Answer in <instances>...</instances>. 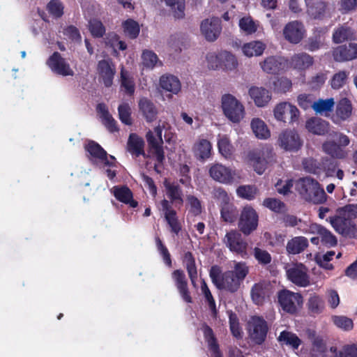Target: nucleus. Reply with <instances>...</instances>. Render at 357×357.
Wrapping results in <instances>:
<instances>
[{"label": "nucleus", "instance_id": "nucleus-1", "mask_svg": "<svg viewBox=\"0 0 357 357\" xmlns=\"http://www.w3.org/2000/svg\"><path fill=\"white\" fill-rule=\"evenodd\" d=\"M249 273V267L244 261L235 262L234 270L221 273L218 266H213L209 276L213 284L220 290L229 293L236 292Z\"/></svg>", "mask_w": 357, "mask_h": 357}, {"label": "nucleus", "instance_id": "nucleus-2", "mask_svg": "<svg viewBox=\"0 0 357 357\" xmlns=\"http://www.w3.org/2000/svg\"><path fill=\"white\" fill-rule=\"evenodd\" d=\"M165 188L169 201L164 199L160 202V205L171 232L178 235L182 229V225L178 218L176 211L172 205L174 204L175 206L183 205V191L181 187L175 183L165 184Z\"/></svg>", "mask_w": 357, "mask_h": 357}, {"label": "nucleus", "instance_id": "nucleus-3", "mask_svg": "<svg viewBox=\"0 0 357 357\" xmlns=\"http://www.w3.org/2000/svg\"><path fill=\"white\" fill-rule=\"evenodd\" d=\"M339 215L329 218V222L336 232L346 238L357 237V226L350 218L342 217L348 215L350 218H357V204H349L337 208Z\"/></svg>", "mask_w": 357, "mask_h": 357}, {"label": "nucleus", "instance_id": "nucleus-4", "mask_svg": "<svg viewBox=\"0 0 357 357\" xmlns=\"http://www.w3.org/2000/svg\"><path fill=\"white\" fill-rule=\"evenodd\" d=\"M296 190L308 203L322 204L327 201V195L321 184L310 176L300 178L296 182Z\"/></svg>", "mask_w": 357, "mask_h": 357}, {"label": "nucleus", "instance_id": "nucleus-5", "mask_svg": "<svg viewBox=\"0 0 357 357\" xmlns=\"http://www.w3.org/2000/svg\"><path fill=\"white\" fill-rule=\"evenodd\" d=\"M331 135L335 137L337 142L333 140L325 141L321 146L323 152L335 159L346 158L348 153L344 148L350 144L349 137L340 132H334Z\"/></svg>", "mask_w": 357, "mask_h": 357}, {"label": "nucleus", "instance_id": "nucleus-6", "mask_svg": "<svg viewBox=\"0 0 357 357\" xmlns=\"http://www.w3.org/2000/svg\"><path fill=\"white\" fill-rule=\"evenodd\" d=\"M222 108L225 116L233 123H238L245 114L244 107L231 94H225L221 99Z\"/></svg>", "mask_w": 357, "mask_h": 357}, {"label": "nucleus", "instance_id": "nucleus-7", "mask_svg": "<svg viewBox=\"0 0 357 357\" xmlns=\"http://www.w3.org/2000/svg\"><path fill=\"white\" fill-rule=\"evenodd\" d=\"M278 303L287 313L295 314L303 304V297L300 293H295L288 289H282L278 293Z\"/></svg>", "mask_w": 357, "mask_h": 357}, {"label": "nucleus", "instance_id": "nucleus-8", "mask_svg": "<svg viewBox=\"0 0 357 357\" xmlns=\"http://www.w3.org/2000/svg\"><path fill=\"white\" fill-rule=\"evenodd\" d=\"M259 216L257 211L251 206H245L241 211L239 220V230L245 235L248 236L258 226Z\"/></svg>", "mask_w": 357, "mask_h": 357}, {"label": "nucleus", "instance_id": "nucleus-9", "mask_svg": "<svg viewBox=\"0 0 357 357\" xmlns=\"http://www.w3.org/2000/svg\"><path fill=\"white\" fill-rule=\"evenodd\" d=\"M225 243L231 252L241 256L242 258L248 257V243L238 231L232 230L227 232L225 237Z\"/></svg>", "mask_w": 357, "mask_h": 357}, {"label": "nucleus", "instance_id": "nucleus-10", "mask_svg": "<svg viewBox=\"0 0 357 357\" xmlns=\"http://www.w3.org/2000/svg\"><path fill=\"white\" fill-rule=\"evenodd\" d=\"M249 333L252 340L257 344L264 343L268 331L266 321L261 317L254 316L249 323Z\"/></svg>", "mask_w": 357, "mask_h": 357}, {"label": "nucleus", "instance_id": "nucleus-11", "mask_svg": "<svg viewBox=\"0 0 357 357\" xmlns=\"http://www.w3.org/2000/svg\"><path fill=\"white\" fill-rule=\"evenodd\" d=\"M307 271V267L301 263H296L292 266L286 268L288 280L301 287H306L310 284Z\"/></svg>", "mask_w": 357, "mask_h": 357}, {"label": "nucleus", "instance_id": "nucleus-12", "mask_svg": "<svg viewBox=\"0 0 357 357\" xmlns=\"http://www.w3.org/2000/svg\"><path fill=\"white\" fill-rule=\"evenodd\" d=\"M274 116L278 121L293 123L298 121L300 112L298 108L287 102L278 104L273 110Z\"/></svg>", "mask_w": 357, "mask_h": 357}, {"label": "nucleus", "instance_id": "nucleus-13", "mask_svg": "<svg viewBox=\"0 0 357 357\" xmlns=\"http://www.w3.org/2000/svg\"><path fill=\"white\" fill-rule=\"evenodd\" d=\"M278 142L281 148L289 151H297L303 146V141L295 130L287 129L282 132Z\"/></svg>", "mask_w": 357, "mask_h": 357}, {"label": "nucleus", "instance_id": "nucleus-14", "mask_svg": "<svg viewBox=\"0 0 357 357\" xmlns=\"http://www.w3.org/2000/svg\"><path fill=\"white\" fill-rule=\"evenodd\" d=\"M146 139L148 143L150 152L155 156L158 164H155L154 169L157 172L158 165H162L165 160V151L163 149V140L160 142L158 137H155L152 130H149L146 134Z\"/></svg>", "mask_w": 357, "mask_h": 357}, {"label": "nucleus", "instance_id": "nucleus-15", "mask_svg": "<svg viewBox=\"0 0 357 357\" xmlns=\"http://www.w3.org/2000/svg\"><path fill=\"white\" fill-rule=\"evenodd\" d=\"M47 65L52 72L62 76H73V70L70 64L58 52H54L47 59Z\"/></svg>", "mask_w": 357, "mask_h": 357}, {"label": "nucleus", "instance_id": "nucleus-16", "mask_svg": "<svg viewBox=\"0 0 357 357\" xmlns=\"http://www.w3.org/2000/svg\"><path fill=\"white\" fill-rule=\"evenodd\" d=\"M97 72L100 79L105 87L109 88L112 86L116 74V67L111 59L99 61L97 65Z\"/></svg>", "mask_w": 357, "mask_h": 357}, {"label": "nucleus", "instance_id": "nucleus-17", "mask_svg": "<svg viewBox=\"0 0 357 357\" xmlns=\"http://www.w3.org/2000/svg\"><path fill=\"white\" fill-rule=\"evenodd\" d=\"M333 57L337 62L349 61L357 59V43H349L335 47Z\"/></svg>", "mask_w": 357, "mask_h": 357}, {"label": "nucleus", "instance_id": "nucleus-18", "mask_svg": "<svg viewBox=\"0 0 357 357\" xmlns=\"http://www.w3.org/2000/svg\"><path fill=\"white\" fill-rule=\"evenodd\" d=\"M305 32L304 25L297 20L287 23L283 29L284 38L294 44H298L302 40Z\"/></svg>", "mask_w": 357, "mask_h": 357}, {"label": "nucleus", "instance_id": "nucleus-19", "mask_svg": "<svg viewBox=\"0 0 357 357\" xmlns=\"http://www.w3.org/2000/svg\"><path fill=\"white\" fill-rule=\"evenodd\" d=\"M211 178L220 183L231 184L236 181V173L220 164H215L209 169Z\"/></svg>", "mask_w": 357, "mask_h": 357}, {"label": "nucleus", "instance_id": "nucleus-20", "mask_svg": "<svg viewBox=\"0 0 357 357\" xmlns=\"http://www.w3.org/2000/svg\"><path fill=\"white\" fill-rule=\"evenodd\" d=\"M172 277L182 299L187 303H192V298L188 289V280L184 271L176 269L172 272Z\"/></svg>", "mask_w": 357, "mask_h": 357}, {"label": "nucleus", "instance_id": "nucleus-21", "mask_svg": "<svg viewBox=\"0 0 357 357\" xmlns=\"http://www.w3.org/2000/svg\"><path fill=\"white\" fill-rule=\"evenodd\" d=\"M271 293L270 284L264 281L254 284L250 290L252 301L257 305H263Z\"/></svg>", "mask_w": 357, "mask_h": 357}, {"label": "nucleus", "instance_id": "nucleus-22", "mask_svg": "<svg viewBox=\"0 0 357 357\" xmlns=\"http://www.w3.org/2000/svg\"><path fill=\"white\" fill-rule=\"evenodd\" d=\"M200 29L206 40L213 42L221 32L220 21L218 18L206 19L202 22Z\"/></svg>", "mask_w": 357, "mask_h": 357}, {"label": "nucleus", "instance_id": "nucleus-23", "mask_svg": "<svg viewBox=\"0 0 357 357\" xmlns=\"http://www.w3.org/2000/svg\"><path fill=\"white\" fill-rule=\"evenodd\" d=\"M85 151L89 154L90 160H98L105 165H112V163L108 160L107 151L96 142L89 140L84 146Z\"/></svg>", "mask_w": 357, "mask_h": 357}, {"label": "nucleus", "instance_id": "nucleus-24", "mask_svg": "<svg viewBox=\"0 0 357 357\" xmlns=\"http://www.w3.org/2000/svg\"><path fill=\"white\" fill-rule=\"evenodd\" d=\"M139 112L148 123H152L157 119L158 108L154 102L146 97L141 98L138 101Z\"/></svg>", "mask_w": 357, "mask_h": 357}, {"label": "nucleus", "instance_id": "nucleus-25", "mask_svg": "<svg viewBox=\"0 0 357 357\" xmlns=\"http://www.w3.org/2000/svg\"><path fill=\"white\" fill-rule=\"evenodd\" d=\"M287 66V60L280 56H269L261 63L264 71L269 74H278Z\"/></svg>", "mask_w": 357, "mask_h": 357}, {"label": "nucleus", "instance_id": "nucleus-26", "mask_svg": "<svg viewBox=\"0 0 357 357\" xmlns=\"http://www.w3.org/2000/svg\"><path fill=\"white\" fill-rule=\"evenodd\" d=\"M192 153L195 158L199 161H205L211 155V143L206 139L197 140L192 146Z\"/></svg>", "mask_w": 357, "mask_h": 357}, {"label": "nucleus", "instance_id": "nucleus-27", "mask_svg": "<svg viewBox=\"0 0 357 357\" xmlns=\"http://www.w3.org/2000/svg\"><path fill=\"white\" fill-rule=\"evenodd\" d=\"M113 195L118 201L128 204L131 208L138 206V202L133 199L132 192L127 185L114 186Z\"/></svg>", "mask_w": 357, "mask_h": 357}, {"label": "nucleus", "instance_id": "nucleus-28", "mask_svg": "<svg viewBox=\"0 0 357 357\" xmlns=\"http://www.w3.org/2000/svg\"><path fill=\"white\" fill-rule=\"evenodd\" d=\"M313 63V57L305 52L294 54L289 61V65L291 68L300 71L305 70L312 66Z\"/></svg>", "mask_w": 357, "mask_h": 357}, {"label": "nucleus", "instance_id": "nucleus-29", "mask_svg": "<svg viewBox=\"0 0 357 357\" xmlns=\"http://www.w3.org/2000/svg\"><path fill=\"white\" fill-rule=\"evenodd\" d=\"M307 12L313 19L321 20L324 17L327 3L323 0H305Z\"/></svg>", "mask_w": 357, "mask_h": 357}, {"label": "nucleus", "instance_id": "nucleus-30", "mask_svg": "<svg viewBox=\"0 0 357 357\" xmlns=\"http://www.w3.org/2000/svg\"><path fill=\"white\" fill-rule=\"evenodd\" d=\"M127 150L136 158L145 156L144 139L136 133H130L127 142Z\"/></svg>", "mask_w": 357, "mask_h": 357}, {"label": "nucleus", "instance_id": "nucleus-31", "mask_svg": "<svg viewBox=\"0 0 357 357\" xmlns=\"http://www.w3.org/2000/svg\"><path fill=\"white\" fill-rule=\"evenodd\" d=\"M203 333L204 340L208 344V349L212 352V356L223 357L213 331L206 324H204L203 326Z\"/></svg>", "mask_w": 357, "mask_h": 357}, {"label": "nucleus", "instance_id": "nucleus-32", "mask_svg": "<svg viewBox=\"0 0 357 357\" xmlns=\"http://www.w3.org/2000/svg\"><path fill=\"white\" fill-rule=\"evenodd\" d=\"M305 128L312 134L324 135L328 132L329 123L320 118L312 117L306 121Z\"/></svg>", "mask_w": 357, "mask_h": 357}, {"label": "nucleus", "instance_id": "nucleus-33", "mask_svg": "<svg viewBox=\"0 0 357 357\" xmlns=\"http://www.w3.org/2000/svg\"><path fill=\"white\" fill-rule=\"evenodd\" d=\"M249 95L257 107L265 106L271 98L270 92L263 87H251L249 89Z\"/></svg>", "mask_w": 357, "mask_h": 357}, {"label": "nucleus", "instance_id": "nucleus-34", "mask_svg": "<svg viewBox=\"0 0 357 357\" xmlns=\"http://www.w3.org/2000/svg\"><path fill=\"white\" fill-rule=\"evenodd\" d=\"M354 39L355 31L347 24L338 26L334 30L333 33V40L336 44L342 43L345 40H352Z\"/></svg>", "mask_w": 357, "mask_h": 357}, {"label": "nucleus", "instance_id": "nucleus-35", "mask_svg": "<svg viewBox=\"0 0 357 357\" xmlns=\"http://www.w3.org/2000/svg\"><path fill=\"white\" fill-rule=\"evenodd\" d=\"M160 86L167 91L177 94L181 89L178 78L172 75H164L160 78Z\"/></svg>", "mask_w": 357, "mask_h": 357}, {"label": "nucleus", "instance_id": "nucleus-36", "mask_svg": "<svg viewBox=\"0 0 357 357\" xmlns=\"http://www.w3.org/2000/svg\"><path fill=\"white\" fill-rule=\"evenodd\" d=\"M248 158L255 171L258 174H262L266 169L267 161L264 158V151L253 150L248 153Z\"/></svg>", "mask_w": 357, "mask_h": 357}, {"label": "nucleus", "instance_id": "nucleus-37", "mask_svg": "<svg viewBox=\"0 0 357 357\" xmlns=\"http://www.w3.org/2000/svg\"><path fill=\"white\" fill-rule=\"evenodd\" d=\"M238 215V210L233 203L229 202L221 203L220 216L222 221L233 223L237 220Z\"/></svg>", "mask_w": 357, "mask_h": 357}, {"label": "nucleus", "instance_id": "nucleus-38", "mask_svg": "<svg viewBox=\"0 0 357 357\" xmlns=\"http://www.w3.org/2000/svg\"><path fill=\"white\" fill-rule=\"evenodd\" d=\"M308 245V240L305 236H295L287 242L286 250L289 254L297 255L303 252Z\"/></svg>", "mask_w": 357, "mask_h": 357}, {"label": "nucleus", "instance_id": "nucleus-39", "mask_svg": "<svg viewBox=\"0 0 357 357\" xmlns=\"http://www.w3.org/2000/svg\"><path fill=\"white\" fill-rule=\"evenodd\" d=\"M307 307L309 313L312 316H317L321 314L325 309V301L324 298L316 294H311L307 302Z\"/></svg>", "mask_w": 357, "mask_h": 357}, {"label": "nucleus", "instance_id": "nucleus-40", "mask_svg": "<svg viewBox=\"0 0 357 357\" xmlns=\"http://www.w3.org/2000/svg\"><path fill=\"white\" fill-rule=\"evenodd\" d=\"M303 168L305 172L315 175H320L325 171L323 162L312 157L305 158L302 160Z\"/></svg>", "mask_w": 357, "mask_h": 357}, {"label": "nucleus", "instance_id": "nucleus-41", "mask_svg": "<svg viewBox=\"0 0 357 357\" xmlns=\"http://www.w3.org/2000/svg\"><path fill=\"white\" fill-rule=\"evenodd\" d=\"M183 262L185 264L191 282L195 284V280L197 278V270L195 264V259L191 252L188 251L185 252L183 258Z\"/></svg>", "mask_w": 357, "mask_h": 357}, {"label": "nucleus", "instance_id": "nucleus-42", "mask_svg": "<svg viewBox=\"0 0 357 357\" xmlns=\"http://www.w3.org/2000/svg\"><path fill=\"white\" fill-rule=\"evenodd\" d=\"M316 232L319 235L321 241L324 245L328 248L334 247L337 244V240L331 231L322 225H317Z\"/></svg>", "mask_w": 357, "mask_h": 357}, {"label": "nucleus", "instance_id": "nucleus-43", "mask_svg": "<svg viewBox=\"0 0 357 357\" xmlns=\"http://www.w3.org/2000/svg\"><path fill=\"white\" fill-rule=\"evenodd\" d=\"M352 113V105L348 98H342L337 104L335 114L342 121L348 119Z\"/></svg>", "mask_w": 357, "mask_h": 357}, {"label": "nucleus", "instance_id": "nucleus-44", "mask_svg": "<svg viewBox=\"0 0 357 357\" xmlns=\"http://www.w3.org/2000/svg\"><path fill=\"white\" fill-rule=\"evenodd\" d=\"M278 341L281 344L289 345L294 349H297L301 344V340L296 334L288 331H282L278 337Z\"/></svg>", "mask_w": 357, "mask_h": 357}, {"label": "nucleus", "instance_id": "nucleus-45", "mask_svg": "<svg viewBox=\"0 0 357 357\" xmlns=\"http://www.w3.org/2000/svg\"><path fill=\"white\" fill-rule=\"evenodd\" d=\"M251 128L255 136L259 139H266L271 136V132L267 126L260 119L256 118L252 120Z\"/></svg>", "mask_w": 357, "mask_h": 357}, {"label": "nucleus", "instance_id": "nucleus-46", "mask_svg": "<svg viewBox=\"0 0 357 357\" xmlns=\"http://www.w3.org/2000/svg\"><path fill=\"white\" fill-rule=\"evenodd\" d=\"M201 291L211 312L212 317L216 318L218 311L216 307L215 301L204 280H202L201 282Z\"/></svg>", "mask_w": 357, "mask_h": 357}, {"label": "nucleus", "instance_id": "nucleus-47", "mask_svg": "<svg viewBox=\"0 0 357 357\" xmlns=\"http://www.w3.org/2000/svg\"><path fill=\"white\" fill-rule=\"evenodd\" d=\"M122 27L125 36L128 38L133 40L138 37L140 27L137 21L132 19H128L123 22Z\"/></svg>", "mask_w": 357, "mask_h": 357}, {"label": "nucleus", "instance_id": "nucleus-48", "mask_svg": "<svg viewBox=\"0 0 357 357\" xmlns=\"http://www.w3.org/2000/svg\"><path fill=\"white\" fill-rule=\"evenodd\" d=\"M121 86L125 89L126 93L132 96L135 93V84L134 79L130 76V73L124 69L123 67L121 69Z\"/></svg>", "mask_w": 357, "mask_h": 357}, {"label": "nucleus", "instance_id": "nucleus-49", "mask_svg": "<svg viewBox=\"0 0 357 357\" xmlns=\"http://www.w3.org/2000/svg\"><path fill=\"white\" fill-rule=\"evenodd\" d=\"M335 102L333 98L319 99L314 101L311 107L317 114H322L324 113L332 112L334 107Z\"/></svg>", "mask_w": 357, "mask_h": 357}, {"label": "nucleus", "instance_id": "nucleus-50", "mask_svg": "<svg viewBox=\"0 0 357 357\" xmlns=\"http://www.w3.org/2000/svg\"><path fill=\"white\" fill-rule=\"evenodd\" d=\"M264 50V45L259 41L250 42L243 46V52L244 54L249 57L259 56L263 54Z\"/></svg>", "mask_w": 357, "mask_h": 357}, {"label": "nucleus", "instance_id": "nucleus-51", "mask_svg": "<svg viewBox=\"0 0 357 357\" xmlns=\"http://www.w3.org/2000/svg\"><path fill=\"white\" fill-rule=\"evenodd\" d=\"M263 205L275 213H284L287 211L286 204L277 198H266Z\"/></svg>", "mask_w": 357, "mask_h": 357}, {"label": "nucleus", "instance_id": "nucleus-52", "mask_svg": "<svg viewBox=\"0 0 357 357\" xmlns=\"http://www.w3.org/2000/svg\"><path fill=\"white\" fill-rule=\"evenodd\" d=\"M221 69L226 71H231L238 66V61L234 55L227 51H222L221 55Z\"/></svg>", "mask_w": 357, "mask_h": 357}, {"label": "nucleus", "instance_id": "nucleus-53", "mask_svg": "<svg viewBox=\"0 0 357 357\" xmlns=\"http://www.w3.org/2000/svg\"><path fill=\"white\" fill-rule=\"evenodd\" d=\"M333 324L344 331H350L354 328V321L344 315H333L331 317Z\"/></svg>", "mask_w": 357, "mask_h": 357}, {"label": "nucleus", "instance_id": "nucleus-54", "mask_svg": "<svg viewBox=\"0 0 357 357\" xmlns=\"http://www.w3.org/2000/svg\"><path fill=\"white\" fill-rule=\"evenodd\" d=\"M174 13L175 18L181 19L185 16V0H164Z\"/></svg>", "mask_w": 357, "mask_h": 357}, {"label": "nucleus", "instance_id": "nucleus-55", "mask_svg": "<svg viewBox=\"0 0 357 357\" xmlns=\"http://www.w3.org/2000/svg\"><path fill=\"white\" fill-rule=\"evenodd\" d=\"M227 313L229 315V329L231 334L236 338H241L242 331L236 314L231 310L227 311Z\"/></svg>", "mask_w": 357, "mask_h": 357}, {"label": "nucleus", "instance_id": "nucleus-56", "mask_svg": "<svg viewBox=\"0 0 357 357\" xmlns=\"http://www.w3.org/2000/svg\"><path fill=\"white\" fill-rule=\"evenodd\" d=\"M119 118L125 125L131 126L132 120L131 118V108L128 103H122L118 107Z\"/></svg>", "mask_w": 357, "mask_h": 357}, {"label": "nucleus", "instance_id": "nucleus-57", "mask_svg": "<svg viewBox=\"0 0 357 357\" xmlns=\"http://www.w3.org/2000/svg\"><path fill=\"white\" fill-rule=\"evenodd\" d=\"M189 206V213L193 216L199 215L202 212L201 201L194 195H189L186 197Z\"/></svg>", "mask_w": 357, "mask_h": 357}, {"label": "nucleus", "instance_id": "nucleus-58", "mask_svg": "<svg viewBox=\"0 0 357 357\" xmlns=\"http://www.w3.org/2000/svg\"><path fill=\"white\" fill-rule=\"evenodd\" d=\"M89 29L94 38H101L105 33L103 24L97 19H92L89 22Z\"/></svg>", "mask_w": 357, "mask_h": 357}, {"label": "nucleus", "instance_id": "nucleus-59", "mask_svg": "<svg viewBox=\"0 0 357 357\" xmlns=\"http://www.w3.org/2000/svg\"><path fill=\"white\" fill-rule=\"evenodd\" d=\"M257 192V188L254 185H241L236 190V193L238 197L248 199L252 200L255 198Z\"/></svg>", "mask_w": 357, "mask_h": 357}, {"label": "nucleus", "instance_id": "nucleus-60", "mask_svg": "<svg viewBox=\"0 0 357 357\" xmlns=\"http://www.w3.org/2000/svg\"><path fill=\"white\" fill-rule=\"evenodd\" d=\"M64 6L60 0H51L47 5V10L55 18L63 15Z\"/></svg>", "mask_w": 357, "mask_h": 357}, {"label": "nucleus", "instance_id": "nucleus-61", "mask_svg": "<svg viewBox=\"0 0 357 357\" xmlns=\"http://www.w3.org/2000/svg\"><path fill=\"white\" fill-rule=\"evenodd\" d=\"M292 83L291 79L281 77L273 82V89L277 93H286L291 90Z\"/></svg>", "mask_w": 357, "mask_h": 357}, {"label": "nucleus", "instance_id": "nucleus-62", "mask_svg": "<svg viewBox=\"0 0 357 357\" xmlns=\"http://www.w3.org/2000/svg\"><path fill=\"white\" fill-rule=\"evenodd\" d=\"M349 73L345 70H341L335 73L331 80V85L334 89H340L345 84L348 78Z\"/></svg>", "mask_w": 357, "mask_h": 357}, {"label": "nucleus", "instance_id": "nucleus-63", "mask_svg": "<svg viewBox=\"0 0 357 357\" xmlns=\"http://www.w3.org/2000/svg\"><path fill=\"white\" fill-rule=\"evenodd\" d=\"M219 152L225 158H229L232 155L233 146L227 137L220 138L218 142Z\"/></svg>", "mask_w": 357, "mask_h": 357}, {"label": "nucleus", "instance_id": "nucleus-64", "mask_svg": "<svg viewBox=\"0 0 357 357\" xmlns=\"http://www.w3.org/2000/svg\"><path fill=\"white\" fill-rule=\"evenodd\" d=\"M333 357H357V343L344 344Z\"/></svg>", "mask_w": 357, "mask_h": 357}]
</instances>
